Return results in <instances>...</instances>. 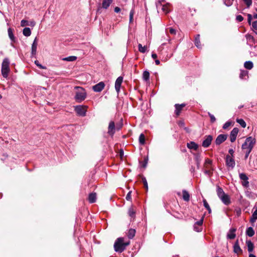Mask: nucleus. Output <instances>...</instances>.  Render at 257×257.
<instances>
[{
	"instance_id": "obj_1",
	"label": "nucleus",
	"mask_w": 257,
	"mask_h": 257,
	"mask_svg": "<svg viewBox=\"0 0 257 257\" xmlns=\"http://www.w3.org/2000/svg\"><path fill=\"white\" fill-rule=\"evenodd\" d=\"M130 244V241L124 242L123 238L119 237L115 241L114 243V249L115 251L121 253L126 248V247Z\"/></svg>"
},
{
	"instance_id": "obj_2",
	"label": "nucleus",
	"mask_w": 257,
	"mask_h": 257,
	"mask_svg": "<svg viewBox=\"0 0 257 257\" xmlns=\"http://www.w3.org/2000/svg\"><path fill=\"white\" fill-rule=\"evenodd\" d=\"M75 89L76 90L75 99L78 102H81L83 101L86 96L85 90L81 87L76 86Z\"/></svg>"
},
{
	"instance_id": "obj_3",
	"label": "nucleus",
	"mask_w": 257,
	"mask_h": 257,
	"mask_svg": "<svg viewBox=\"0 0 257 257\" xmlns=\"http://www.w3.org/2000/svg\"><path fill=\"white\" fill-rule=\"evenodd\" d=\"M255 143V140L254 139L251 137H248L245 140V142L242 144L241 148L244 151L251 152Z\"/></svg>"
},
{
	"instance_id": "obj_4",
	"label": "nucleus",
	"mask_w": 257,
	"mask_h": 257,
	"mask_svg": "<svg viewBox=\"0 0 257 257\" xmlns=\"http://www.w3.org/2000/svg\"><path fill=\"white\" fill-rule=\"evenodd\" d=\"M217 194L218 196L224 204H228L230 203V198L229 196L219 187H217Z\"/></svg>"
},
{
	"instance_id": "obj_5",
	"label": "nucleus",
	"mask_w": 257,
	"mask_h": 257,
	"mask_svg": "<svg viewBox=\"0 0 257 257\" xmlns=\"http://www.w3.org/2000/svg\"><path fill=\"white\" fill-rule=\"evenodd\" d=\"M10 62L7 58L4 60L2 66V74L4 77L7 78L10 72Z\"/></svg>"
},
{
	"instance_id": "obj_6",
	"label": "nucleus",
	"mask_w": 257,
	"mask_h": 257,
	"mask_svg": "<svg viewBox=\"0 0 257 257\" xmlns=\"http://www.w3.org/2000/svg\"><path fill=\"white\" fill-rule=\"evenodd\" d=\"M87 106L85 105H77L74 108L77 114L79 116H84L86 115Z\"/></svg>"
},
{
	"instance_id": "obj_7",
	"label": "nucleus",
	"mask_w": 257,
	"mask_h": 257,
	"mask_svg": "<svg viewBox=\"0 0 257 257\" xmlns=\"http://www.w3.org/2000/svg\"><path fill=\"white\" fill-rule=\"evenodd\" d=\"M226 164L227 167L233 168L235 166V161L232 157L227 155L226 157Z\"/></svg>"
},
{
	"instance_id": "obj_8",
	"label": "nucleus",
	"mask_w": 257,
	"mask_h": 257,
	"mask_svg": "<svg viewBox=\"0 0 257 257\" xmlns=\"http://www.w3.org/2000/svg\"><path fill=\"white\" fill-rule=\"evenodd\" d=\"M169 213L174 216L175 218L178 219L182 218L183 217V213L181 210L179 212L177 211L176 210H170Z\"/></svg>"
},
{
	"instance_id": "obj_9",
	"label": "nucleus",
	"mask_w": 257,
	"mask_h": 257,
	"mask_svg": "<svg viewBox=\"0 0 257 257\" xmlns=\"http://www.w3.org/2000/svg\"><path fill=\"white\" fill-rule=\"evenodd\" d=\"M227 138V136L226 135L221 134L219 135L216 138L215 140V143L216 145H220L223 142H224Z\"/></svg>"
},
{
	"instance_id": "obj_10",
	"label": "nucleus",
	"mask_w": 257,
	"mask_h": 257,
	"mask_svg": "<svg viewBox=\"0 0 257 257\" xmlns=\"http://www.w3.org/2000/svg\"><path fill=\"white\" fill-rule=\"evenodd\" d=\"M238 133V129L236 127L231 131L230 135V139L231 142H234L235 141Z\"/></svg>"
},
{
	"instance_id": "obj_11",
	"label": "nucleus",
	"mask_w": 257,
	"mask_h": 257,
	"mask_svg": "<svg viewBox=\"0 0 257 257\" xmlns=\"http://www.w3.org/2000/svg\"><path fill=\"white\" fill-rule=\"evenodd\" d=\"M212 139V137L210 135L206 136L202 143V146L205 148L208 147L211 144Z\"/></svg>"
},
{
	"instance_id": "obj_12",
	"label": "nucleus",
	"mask_w": 257,
	"mask_h": 257,
	"mask_svg": "<svg viewBox=\"0 0 257 257\" xmlns=\"http://www.w3.org/2000/svg\"><path fill=\"white\" fill-rule=\"evenodd\" d=\"M122 81L123 78L121 76L118 77L115 81V89L117 93H118L120 90V86L122 82Z\"/></svg>"
},
{
	"instance_id": "obj_13",
	"label": "nucleus",
	"mask_w": 257,
	"mask_h": 257,
	"mask_svg": "<svg viewBox=\"0 0 257 257\" xmlns=\"http://www.w3.org/2000/svg\"><path fill=\"white\" fill-rule=\"evenodd\" d=\"M115 130L116 129L115 126L114 122L113 121H110L108 127V133L110 135L112 136L114 134Z\"/></svg>"
},
{
	"instance_id": "obj_14",
	"label": "nucleus",
	"mask_w": 257,
	"mask_h": 257,
	"mask_svg": "<svg viewBox=\"0 0 257 257\" xmlns=\"http://www.w3.org/2000/svg\"><path fill=\"white\" fill-rule=\"evenodd\" d=\"M104 83L100 82L93 86V90L95 92H100L104 88Z\"/></svg>"
},
{
	"instance_id": "obj_15",
	"label": "nucleus",
	"mask_w": 257,
	"mask_h": 257,
	"mask_svg": "<svg viewBox=\"0 0 257 257\" xmlns=\"http://www.w3.org/2000/svg\"><path fill=\"white\" fill-rule=\"evenodd\" d=\"M236 230V228H231L229 229L228 232L227 234V239H232L235 237L236 234L235 232Z\"/></svg>"
},
{
	"instance_id": "obj_16",
	"label": "nucleus",
	"mask_w": 257,
	"mask_h": 257,
	"mask_svg": "<svg viewBox=\"0 0 257 257\" xmlns=\"http://www.w3.org/2000/svg\"><path fill=\"white\" fill-rule=\"evenodd\" d=\"M233 251L236 253H239L242 252V250L239 246L238 240H237L233 245Z\"/></svg>"
},
{
	"instance_id": "obj_17",
	"label": "nucleus",
	"mask_w": 257,
	"mask_h": 257,
	"mask_svg": "<svg viewBox=\"0 0 257 257\" xmlns=\"http://www.w3.org/2000/svg\"><path fill=\"white\" fill-rule=\"evenodd\" d=\"M37 40L36 38L32 44V51L31 53L32 55H35L37 53Z\"/></svg>"
},
{
	"instance_id": "obj_18",
	"label": "nucleus",
	"mask_w": 257,
	"mask_h": 257,
	"mask_svg": "<svg viewBox=\"0 0 257 257\" xmlns=\"http://www.w3.org/2000/svg\"><path fill=\"white\" fill-rule=\"evenodd\" d=\"M187 146L189 149L194 150H197L198 148V145L194 142H191L189 143H187Z\"/></svg>"
},
{
	"instance_id": "obj_19",
	"label": "nucleus",
	"mask_w": 257,
	"mask_h": 257,
	"mask_svg": "<svg viewBox=\"0 0 257 257\" xmlns=\"http://www.w3.org/2000/svg\"><path fill=\"white\" fill-rule=\"evenodd\" d=\"M246 243L247 246V250L248 252H252L253 250L254 245L250 240H246Z\"/></svg>"
},
{
	"instance_id": "obj_20",
	"label": "nucleus",
	"mask_w": 257,
	"mask_h": 257,
	"mask_svg": "<svg viewBox=\"0 0 257 257\" xmlns=\"http://www.w3.org/2000/svg\"><path fill=\"white\" fill-rule=\"evenodd\" d=\"M246 234L249 237H252L254 234V231L252 227H249L246 229Z\"/></svg>"
},
{
	"instance_id": "obj_21",
	"label": "nucleus",
	"mask_w": 257,
	"mask_h": 257,
	"mask_svg": "<svg viewBox=\"0 0 257 257\" xmlns=\"http://www.w3.org/2000/svg\"><path fill=\"white\" fill-rule=\"evenodd\" d=\"M112 0H103L102 6V8L106 9L111 4Z\"/></svg>"
},
{
	"instance_id": "obj_22",
	"label": "nucleus",
	"mask_w": 257,
	"mask_h": 257,
	"mask_svg": "<svg viewBox=\"0 0 257 257\" xmlns=\"http://www.w3.org/2000/svg\"><path fill=\"white\" fill-rule=\"evenodd\" d=\"M96 199V193H91L89 194L88 197V200L90 203H93L95 202Z\"/></svg>"
},
{
	"instance_id": "obj_23",
	"label": "nucleus",
	"mask_w": 257,
	"mask_h": 257,
	"mask_svg": "<svg viewBox=\"0 0 257 257\" xmlns=\"http://www.w3.org/2000/svg\"><path fill=\"white\" fill-rule=\"evenodd\" d=\"M257 219V210H255V211L252 213L250 218V222L251 223H254L256 220Z\"/></svg>"
},
{
	"instance_id": "obj_24",
	"label": "nucleus",
	"mask_w": 257,
	"mask_h": 257,
	"mask_svg": "<svg viewBox=\"0 0 257 257\" xmlns=\"http://www.w3.org/2000/svg\"><path fill=\"white\" fill-rule=\"evenodd\" d=\"M135 233H136V230L135 229H129V230L128 231V233H127L128 238L130 239L133 238L135 236Z\"/></svg>"
},
{
	"instance_id": "obj_25",
	"label": "nucleus",
	"mask_w": 257,
	"mask_h": 257,
	"mask_svg": "<svg viewBox=\"0 0 257 257\" xmlns=\"http://www.w3.org/2000/svg\"><path fill=\"white\" fill-rule=\"evenodd\" d=\"M162 10L165 13H168L170 11V5L169 4H167L163 5L162 6Z\"/></svg>"
},
{
	"instance_id": "obj_26",
	"label": "nucleus",
	"mask_w": 257,
	"mask_h": 257,
	"mask_svg": "<svg viewBox=\"0 0 257 257\" xmlns=\"http://www.w3.org/2000/svg\"><path fill=\"white\" fill-rule=\"evenodd\" d=\"M23 34L25 36L29 37L31 35V31L29 28H25L23 29Z\"/></svg>"
},
{
	"instance_id": "obj_27",
	"label": "nucleus",
	"mask_w": 257,
	"mask_h": 257,
	"mask_svg": "<svg viewBox=\"0 0 257 257\" xmlns=\"http://www.w3.org/2000/svg\"><path fill=\"white\" fill-rule=\"evenodd\" d=\"M184 106H185V105L183 104H181V105L176 104L175 106H176V115H179L181 109Z\"/></svg>"
},
{
	"instance_id": "obj_28",
	"label": "nucleus",
	"mask_w": 257,
	"mask_h": 257,
	"mask_svg": "<svg viewBox=\"0 0 257 257\" xmlns=\"http://www.w3.org/2000/svg\"><path fill=\"white\" fill-rule=\"evenodd\" d=\"M182 197L183 199L185 201H188L190 199V195L189 193L185 190H183L182 192Z\"/></svg>"
},
{
	"instance_id": "obj_29",
	"label": "nucleus",
	"mask_w": 257,
	"mask_h": 257,
	"mask_svg": "<svg viewBox=\"0 0 257 257\" xmlns=\"http://www.w3.org/2000/svg\"><path fill=\"white\" fill-rule=\"evenodd\" d=\"M244 66L247 69H251L253 67V63L251 61H246L244 64Z\"/></svg>"
},
{
	"instance_id": "obj_30",
	"label": "nucleus",
	"mask_w": 257,
	"mask_h": 257,
	"mask_svg": "<svg viewBox=\"0 0 257 257\" xmlns=\"http://www.w3.org/2000/svg\"><path fill=\"white\" fill-rule=\"evenodd\" d=\"M77 57L74 56H69L68 57H65L62 58V60L66 61H74L76 60Z\"/></svg>"
},
{
	"instance_id": "obj_31",
	"label": "nucleus",
	"mask_w": 257,
	"mask_h": 257,
	"mask_svg": "<svg viewBox=\"0 0 257 257\" xmlns=\"http://www.w3.org/2000/svg\"><path fill=\"white\" fill-rule=\"evenodd\" d=\"M150 77V73L148 71H145L143 72V78L144 80L147 81L149 80Z\"/></svg>"
},
{
	"instance_id": "obj_32",
	"label": "nucleus",
	"mask_w": 257,
	"mask_h": 257,
	"mask_svg": "<svg viewBox=\"0 0 257 257\" xmlns=\"http://www.w3.org/2000/svg\"><path fill=\"white\" fill-rule=\"evenodd\" d=\"M138 48H139V51L141 52V53H145L147 49V47L146 46H143L142 44H139V45H138Z\"/></svg>"
},
{
	"instance_id": "obj_33",
	"label": "nucleus",
	"mask_w": 257,
	"mask_h": 257,
	"mask_svg": "<svg viewBox=\"0 0 257 257\" xmlns=\"http://www.w3.org/2000/svg\"><path fill=\"white\" fill-rule=\"evenodd\" d=\"M139 142L141 145H144L145 143V137L143 134L140 135Z\"/></svg>"
},
{
	"instance_id": "obj_34",
	"label": "nucleus",
	"mask_w": 257,
	"mask_h": 257,
	"mask_svg": "<svg viewBox=\"0 0 257 257\" xmlns=\"http://www.w3.org/2000/svg\"><path fill=\"white\" fill-rule=\"evenodd\" d=\"M236 121L243 128L246 126V123L242 119H237Z\"/></svg>"
},
{
	"instance_id": "obj_35",
	"label": "nucleus",
	"mask_w": 257,
	"mask_h": 257,
	"mask_svg": "<svg viewBox=\"0 0 257 257\" xmlns=\"http://www.w3.org/2000/svg\"><path fill=\"white\" fill-rule=\"evenodd\" d=\"M8 32L9 36L10 38L11 39V40H14L15 37H14V36L13 33L12 29L11 28H9Z\"/></svg>"
},
{
	"instance_id": "obj_36",
	"label": "nucleus",
	"mask_w": 257,
	"mask_h": 257,
	"mask_svg": "<svg viewBox=\"0 0 257 257\" xmlns=\"http://www.w3.org/2000/svg\"><path fill=\"white\" fill-rule=\"evenodd\" d=\"M203 219H204V215H203L202 216L201 218L199 221H196L194 223V224H195L196 225H197L198 226L202 227V225L203 224Z\"/></svg>"
},
{
	"instance_id": "obj_37",
	"label": "nucleus",
	"mask_w": 257,
	"mask_h": 257,
	"mask_svg": "<svg viewBox=\"0 0 257 257\" xmlns=\"http://www.w3.org/2000/svg\"><path fill=\"white\" fill-rule=\"evenodd\" d=\"M135 13V11L133 9H132L130 13V24H132L133 23V17Z\"/></svg>"
},
{
	"instance_id": "obj_38",
	"label": "nucleus",
	"mask_w": 257,
	"mask_h": 257,
	"mask_svg": "<svg viewBox=\"0 0 257 257\" xmlns=\"http://www.w3.org/2000/svg\"><path fill=\"white\" fill-rule=\"evenodd\" d=\"M128 214L132 218H134L136 214V212L134 210H129Z\"/></svg>"
},
{
	"instance_id": "obj_39",
	"label": "nucleus",
	"mask_w": 257,
	"mask_h": 257,
	"mask_svg": "<svg viewBox=\"0 0 257 257\" xmlns=\"http://www.w3.org/2000/svg\"><path fill=\"white\" fill-rule=\"evenodd\" d=\"M29 25V22L25 20H22L21 22V26L22 27H25Z\"/></svg>"
},
{
	"instance_id": "obj_40",
	"label": "nucleus",
	"mask_w": 257,
	"mask_h": 257,
	"mask_svg": "<svg viewBox=\"0 0 257 257\" xmlns=\"http://www.w3.org/2000/svg\"><path fill=\"white\" fill-rule=\"evenodd\" d=\"M212 161L209 159H206L205 162V166L209 168V166L211 164Z\"/></svg>"
},
{
	"instance_id": "obj_41",
	"label": "nucleus",
	"mask_w": 257,
	"mask_h": 257,
	"mask_svg": "<svg viewBox=\"0 0 257 257\" xmlns=\"http://www.w3.org/2000/svg\"><path fill=\"white\" fill-rule=\"evenodd\" d=\"M195 45L197 47L200 48V45L199 35L195 38Z\"/></svg>"
},
{
	"instance_id": "obj_42",
	"label": "nucleus",
	"mask_w": 257,
	"mask_h": 257,
	"mask_svg": "<svg viewBox=\"0 0 257 257\" xmlns=\"http://www.w3.org/2000/svg\"><path fill=\"white\" fill-rule=\"evenodd\" d=\"M239 177L241 180H243V181H246L248 179V178L246 176V175L243 173L240 174Z\"/></svg>"
},
{
	"instance_id": "obj_43",
	"label": "nucleus",
	"mask_w": 257,
	"mask_h": 257,
	"mask_svg": "<svg viewBox=\"0 0 257 257\" xmlns=\"http://www.w3.org/2000/svg\"><path fill=\"white\" fill-rule=\"evenodd\" d=\"M194 230L197 232H200L202 230V227L200 226H198L194 224L193 225Z\"/></svg>"
},
{
	"instance_id": "obj_44",
	"label": "nucleus",
	"mask_w": 257,
	"mask_h": 257,
	"mask_svg": "<svg viewBox=\"0 0 257 257\" xmlns=\"http://www.w3.org/2000/svg\"><path fill=\"white\" fill-rule=\"evenodd\" d=\"M246 39L249 41H250L252 43H254V39L253 38V37L252 36H251V35H247L246 36Z\"/></svg>"
},
{
	"instance_id": "obj_45",
	"label": "nucleus",
	"mask_w": 257,
	"mask_h": 257,
	"mask_svg": "<svg viewBox=\"0 0 257 257\" xmlns=\"http://www.w3.org/2000/svg\"><path fill=\"white\" fill-rule=\"evenodd\" d=\"M233 0H224V4L227 6L232 5Z\"/></svg>"
},
{
	"instance_id": "obj_46",
	"label": "nucleus",
	"mask_w": 257,
	"mask_h": 257,
	"mask_svg": "<svg viewBox=\"0 0 257 257\" xmlns=\"http://www.w3.org/2000/svg\"><path fill=\"white\" fill-rule=\"evenodd\" d=\"M35 64L38 66L41 69H46V67L45 66H42L41 64H40L38 61L36 60L35 61Z\"/></svg>"
},
{
	"instance_id": "obj_47",
	"label": "nucleus",
	"mask_w": 257,
	"mask_h": 257,
	"mask_svg": "<svg viewBox=\"0 0 257 257\" xmlns=\"http://www.w3.org/2000/svg\"><path fill=\"white\" fill-rule=\"evenodd\" d=\"M231 124V122H230V121H227L226 122H225L223 126V128L224 129V130H226L227 129L229 126H230V125Z\"/></svg>"
},
{
	"instance_id": "obj_48",
	"label": "nucleus",
	"mask_w": 257,
	"mask_h": 257,
	"mask_svg": "<svg viewBox=\"0 0 257 257\" xmlns=\"http://www.w3.org/2000/svg\"><path fill=\"white\" fill-rule=\"evenodd\" d=\"M247 75V72L246 71H241L239 77L240 78H243L244 76Z\"/></svg>"
},
{
	"instance_id": "obj_49",
	"label": "nucleus",
	"mask_w": 257,
	"mask_h": 257,
	"mask_svg": "<svg viewBox=\"0 0 257 257\" xmlns=\"http://www.w3.org/2000/svg\"><path fill=\"white\" fill-rule=\"evenodd\" d=\"M244 3L246 5L247 7H250L252 4V0H242Z\"/></svg>"
},
{
	"instance_id": "obj_50",
	"label": "nucleus",
	"mask_w": 257,
	"mask_h": 257,
	"mask_svg": "<svg viewBox=\"0 0 257 257\" xmlns=\"http://www.w3.org/2000/svg\"><path fill=\"white\" fill-rule=\"evenodd\" d=\"M208 115H209V116H210V117L211 122H215V120H216V118H215V116H214L213 115L211 114L210 113H209V112L208 113Z\"/></svg>"
},
{
	"instance_id": "obj_51",
	"label": "nucleus",
	"mask_w": 257,
	"mask_h": 257,
	"mask_svg": "<svg viewBox=\"0 0 257 257\" xmlns=\"http://www.w3.org/2000/svg\"><path fill=\"white\" fill-rule=\"evenodd\" d=\"M236 19V20L238 22H241L243 20V17L241 15L237 16Z\"/></svg>"
},
{
	"instance_id": "obj_52",
	"label": "nucleus",
	"mask_w": 257,
	"mask_h": 257,
	"mask_svg": "<svg viewBox=\"0 0 257 257\" xmlns=\"http://www.w3.org/2000/svg\"><path fill=\"white\" fill-rule=\"evenodd\" d=\"M252 27L254 30H257V21H254L252 23Z\"/></svg>"
},
{
	"instance_id": "obj_53",
	"label": "nucleus",
	"mask_w": 257,
	"mask_h": 257,
	"mask_svg": "<svg viewBox=\"0 0 257 257\" xmlns=\"http://www.w3.org/2000/svg\"><path fill=\"white\" fill-rule=\"evenodd\" d=\"M169 32L172 35L176 34V30L172 28L169 29Z\"/></svg>"
},
{
	"instance_id": "obj_54",
	"label": "nucleus",
	"mask_w": 257,
	"mask_h": 257,
	"mask_svg": "<svg viewBox=\"0 0 257 257\" xmlns=\"http://www.w3.org/2000/svg\"><path fill=\"white\" fill-rule=\"evenodd\" d=\"M248 22L250 24L251 20L252 19V17L251 14H247Z\"/></svg>"
},
{
	"instance_id": "obj_55",
	"label": "nucleus",
	"mask_w": 257,
	"mask_h": 257,
	"mask_svg": "<svg viewBox=\"0 0 257 257\" xmlns=\"http://www.w3.org/2000/svg\"><path fill=\"white\" fill-rule=\"evenodd\" d=\"M35 22L34 21H32L31 22H29V25H28V26L33 27L35 26Z\"/></svg>"
},
{
	"instance_id": "obj_56",
	"label": "nucleus",
	"mask_w": 257,
	"mask_h": 257,
	"mask_svg": "<svg viewBox=\"0 0 257 257\" xmlns=\"http://www.w3.org/2000/svg\"><path fill=\"white\" fill-rule=\"evenodd\" d=\"M131 192H129L127 193V195L126 196V199L127 200H130L131 199Z\"/></svg>"
},
{
	"instance_id": "obj_57",
	"label": "nucleus",
	"mask_w": 257,
	"mask_h": 257,
	"mask_svg": "<svg viewBox=\"0 0 257 257\" xmlns=\"http://www.w3.org/2000/svg\"><path fill=\"white\" fill-rule=\"evenodd\" d=\"M204 205L206 209H209V206L205 200L204 201Z\"/></svg>"
},
{
	"instance_id": "obj_58",
	"label": "nucleus",
	"mask_w": 257,
	"mask_h": 257,
	"mask_svg": "<svg viewBox=\"0 0 257 257\" xmlns=\"http://www.w3.org/2000/svg\"><path fill=\"white\" fill-rule=\"evenodd\" d=\"M143 182L144 184V186L147 189H148V184H147V181H146V179H143Z\"/></svg>"
},
{
	"instance_id": "obj_59",
	"label": "nucleus",
	"mask_w": 257,
	"mask_h": 257,
	"mask_svg": "<svg viewBox=\"0 0 257 257\" xmlns=\"http://www.w3.org/2000/svg\"><path fill=\"white\" fill-rule=\"evenodd\" d=\"M120 11V9L119 8H118V7H115V8H114V12H115V13H119Z\"/></svg>"
},
{
	"instance_id": "obj_60",
	"label": "nucleus",
	"mask_w": 257,
	"mask_h": 257,
	"mask_svg": "<svg viewBox=\"0 0 257 257\" xmlns=\"http://www.w3.org/2000/svg\"><path fill=\"white\" fill-rule=\"evenodd\" d=\"M121 126H122V124L121 123L120 124H117L116 126V129L118 130L121 128Z\"/></svg>"
},
{
	"instance_id": "obj_61",
	"label": "nucleus",
	"mask_w": 257,
	"mask_h": 257,
	"mask_svg": "<svg viewBox=\"0 0 257 257\" xmlns=\"http://www.w3.org/2000/svg\"><path fill=\"white\" fill-rule=\"evenodd\" d=\"M245 158H247L250 153V152H248V151H245Z\"/></svg>"
},
{
	"instance_id": "obj_62",
	"label": "nucleus",
	"mask_w": 257,
	"mask_h": 257,
	"mask_svg": "<svg viewBox=\"0 0 257 257\" xmlns=\"http://www.w3.org/2000/svg\"><path fill=\"white\" fill-rule=\"evenodd\" d=\"M152 57L153 59H156L157 57V54H155V53H153L152 54Z\"/></svg>"
},
{
	"instance_id": "obj_63",
	"label": "nucleus",
	"mask_w": 257,
	"mask_h": 257,
	"mask_svg": "<svg viewBox=\"0 0 257 257\" xmlns=\"http://www.w3.org/2000/svg\"><path fill=\"white\" fill-rule=\"evenodd\" d=\"M196 160H197V166H198L199 163H200V159H199V156H197L196 157Z\"/></svg>"
},
{
	"instance_id": "obj_64",
	"label": "nucleus",
	"mask_w": 257,
	"mask_h": 257,
	"mask_svg": "<svg viewBox=\"0 0 257 257\" xmlns=\"http://www.w3.org/2000/svg\"><path fill=\"white\" fill-rule=\"evenodd\" d=\"M248 184V182L246 181H244V182L242 183V185L244 186H246Z\"/></svg>"
}]
</instances>
